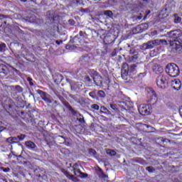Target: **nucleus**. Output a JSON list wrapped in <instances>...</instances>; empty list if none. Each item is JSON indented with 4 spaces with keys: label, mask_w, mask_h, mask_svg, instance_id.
I'll return each instance as SVG.
<instances>
[{
    "label": "nucleus",
    "mask_w": 182,
    "mask_h": 182,
    "mask_svg": "<svg viewBox=\"0 0 182 182\" xmlns=\"http://www.w3.org/2000/svg\"><path fill=\"white\" fill-rule=\"evenodd\" d=\"M104 42L105 45H110L114 42V37L113 36H106L104 38Z\"/></svg>",
    "instance_id": "13"
},
{
    "label": "nucleus",
    "mask_w": 182,
    "mask_h": 182,
    "mask_svg": "<svg viewBox=\"0 0 182 182\" xmlns=\"http://www.w3.org/2000/svg\"><path fill=\"white\" fill-rule=\"evenodd\" d=\"M69 23H71V25H75V21L74 20H69Z\"/></svg>",
    "instance_id": "46"
},
{
    "label": "nucleus",
    "mask_w": 182,
    "mask_h": 182,
    "mask_svg": "<svg viewBox=\"0 0 182 182\" xmlns=\"http://www.w3.org/2000/svg\"><path fill=\"white\" fill-rule=\"evenodd\" d=\"M25 144L27 149H29V150H33V151H35V149H36V144L35 143H33L31 141H26Z\"/></svg>",
    "instance_id": "14"
},
{
    "label": "nucleus",
    "mask_w": 182,
    "mask_h": 182,
    "mask_svg": "<svg viewBox=\"0 0 182 182\" xmlns=\"http://www.w3.org/2000/svg\"><path fill=\"white\" fill-rule=\"evenodd\" d=\"M78 120L80 123H84L85 122V119L84 118H80Z\"/></svg>",
    "instance_id": "44"
},
{
    "label": "nucleus",
    "mask_w": 182,
    "mask_h": 182,
    "mask_svg": "<svg viewBox=\"0 0 182 182\" xmlns=\"http://www.w3.org/2000/svg\"><path fill=\"white\" fill-rule=\"evenodd\" d=\"M6 48V44L2 43L0 44V52H4L5 50V48Z\"/></svg>",
    "instance_id": "31"
},
{
    "label": "nucleus",
    "mask_w": 182,
    "mask_h": 182,
    "mask_svg": "<svg viewBox=\"0 0 182 182\" xmlns=\"http://www.w3.org/2000/svg\"><path fill=\"white\" fill-rule=\"evenodd\" d=\"M172 87L175 90H180L181 89V81L180 80H174L172 81Z\"/></svg>",
    "instance_id": "12"
},
{
    "label": "nucleus",
    "mask_w": 182,
    "mask_h": 182,
    "mask_svg": "<svg viewBox=\"0 0 182 182\" xmlns=\"http://www.w3.org/2000/svg\"><path fill=\"white\" fill-rule=\"evenodd\" d=\"M146 92L149 95V98L147 100L148 103H149L151 106L156 105L157 102V95L156 94V91H154L153 88H148Z\"/></svg>",
    "instance_id": "5"
},
{
    "label": "nucleus",
    "mask_w": 182,
    "mask_h": 182,
    "mask_svg": "<svg viewBox=\"0 0 182 182\" xmlns=\"http://www.w3.org/2000/svg\"><path fill=\"white\" fill-rule=\"evenodd\" d=\"M173 18L175 23H180V22H181V18L180 17V16H178V14H173Z\"/></svg>",
    "instance_id": "19"
},
{
    "label": "nucleus",
    "mask_w": 182,
    "mask_h": 182,
    "mask_svg": "<svg viewBox=\"0 0 182 182\" xmlns=\"http://www.w3.org/2000/svg\"><path fill=\"white\" fill-rule=\"evenodd\" d=\"M37 93L40 95L41 99L44 100L46 103H52V100H50V95L41 90H37Z\"/></svg>",
    "instance_id": "8"
},
{
    "label": "nucleus",
    "mask_w": 182,
    "mask_h": 182,
    "mask_svg": "<svg viewBox=\"0 0 182 182\" xmlns=\"http://www.w3.org/2000/svg\"><path fill=\"white\" fill-rule=\"evenodd\" d=\"M71 90L75 92L77 90V87H79V82H74L70 85Z\"/></svg>",
    "instance_id": "20"
},
{
    "label": "nucleus",
    "mask_w": 182,
    "mask_h": 182,
    "mask_svg": "<svg viewBox=\"0 0 182 182\" xmlns=\"http://www.w3.org/2000/svg\"><path fill=\"white\" fill-rule=\"evenodd\" d=\"M88 154L90 156H96V150L93 149H90L88 151Z\"/></svg>",
    "instance_id": "30"
},
{
    "label": "nucleus",
    "mask_w": 182,
    "mask_h": 182,
    "mask_svg": "<svg viewBox=\"0 0 182 182\" xmlns=\"http://www.w3.org/2000/svg\"><path fill=\"white\" fill-rule=\"evenodd\" d=\"M168 81V76H167L166 74H160L156 77V85L160 89H164V87H166V84H167Z\"/></svg>",
    "instance_id": "4"
},
{
    "label": "nucleus",
    "mask_w": 182,
    "mask_h": 182,
    "mask_svg": "<svg viewBox=\"0 0 182 182\" xmlns=\"http://www.w3.org/2000/svg\"><path fill=\"white\" fill-rule=\"evenodd\" d=\"M30 86H33V82L31 81L29 82Z\"/></svg>",
    "instance_id": "51"
},
{
    "label": "nucleus",
    "mask_w": 182,
    "mask_h": 182,
    "mask_svg": "<svg viewBox=\"0 0 182 182\" xmlns=\"http://www.w3.org/2000/svg\"><path fill=\"white\" fill-rule=\"evenodd\" d=\"M91 108L94 109V110H99L100 107L97 105V104H93L91 105Z\"/></svg>",
    "instance_id": "33"
},
{
    "label": "nucleus",
    "mask_w": 182,
    "mask_h": 182,
    "mask_svg": "<svg viewBox=\"0 0 182 182\" xmlns=\"http://www.w3.org/2000/svg\"><path fill=\"white\" fill-rule=\"evenodd\" d=\"M13 87L16 90L18 93H22L23 92V88L19 85H16L15 87L13 86Z\"/></svg>",
    "instance_id": "23"
},
{
    "label": "nucleus",
    "mask_w": 182,
    "mask_h": 182,
    "mask_svg": "<svg viewBox=\"0 0 182 182\" xmlns=\"http://www.w3.org/2000/svg\"><path fill=\"white\" fill-rule=\"evenodd\" d=\"M101 110H107V108L105 107H101Z\"/></svg>",
    "instance_id": "50"
},
{
    "label": "nucleus",
    "mask_w": 182,
    "mask_h": 182,
    "mask_svg": "<svg viewBox=\"0 0 182 182\" xmlns=\"http://www.w3.org/2000/svg\"><path fill=\"white\" fill-rule=\"evenodd\" d=\"M142 18H143V15L140 14V16H138L136 17V19H138L139 21H140Z\"/></svg>",
    "instance_id": "42"
},
{
    "label": "nucleus",
    "mask_w": 182,
    "mask_h": 182,
    "mask_svg": "<svg viewBox=\"0 0 182 182\" xmlns=\"http://www.w3.org/2000/svg\"><path fill=\"white\" fill-rule=\"evenodd\" d=\"M149 26V24L147 23H143L137 26L135 28L133 29V32H135V33H141L144 29H147Z\"/></svg>",
    "instance_id": "10"
},
{
    "label": "nucleus",
    "mask_w": 182,
    "mask_h": 182,
    "mask_svg": "<svg viewBox=\"0 0 182 182\" xmlns=\"http://www.w3.org/2000/svg\"><path fill=\"white\" fill-rule=\"evenodd\" d=\"M161 42V40H154V41H148L146 43L148 49H153L154 46H157L160 45Z\"/></svg>",
    "instance_id": "11"
},
{
    "label": "nucleus",
    "mask_w": 182,
    "mask_h": 182,
    "mask_svg": "<svg viewBox=\"0 0 182 182\" xmlns=\"http://www.w3.org/2000/svg\"><path fill=\"white\" fill-rule=\"evenodd\" d=\"M146 72L141 73L139 74V77H144V76H146Z\"/></svg>",
    "instance_id": "39"
},
{
    "label": "nucleus",
    "mask_w": 182,
    "mask_h": 182,
    "mask_svg": "<svg viewBox=\"0 0 182 182\" xmlns=\"http://www.w3.org/2000/svg\"><path fill=\"white\" fill-rule=\"evenodd\" d=\"M27 80H28V82H29V83H30L31 82H32L33 79H32L31 77H28V78H27Z\"/></svg>",
    "instance_id": "48"
},
{
    "label": "nucleus",
    "mask_w": 182,
    "mask_h": 182,
    "mask_svg": "<svg viewBox=\"0 0 182 182\" xmlns=\"http://www.w3.org/2000/svg\"><path fill=\"white\" fill-rule=\"evenodd\" d=\"M29 162H28V161H24V162H23V166H28V164Z\"/></svg>",
    "instance_id": "49"
},
{
    "label": "nucleus",
    "mask_w": 182,
    "mask_h": 182,
    "mask_svg": "<svg viewBox=\"0 0 182 182\" xmlns=\"http://www.w3.org/2000/svg\"><path fill=\"white\" fill-rule=\"evenodd\" d=\"M80 36H81V38H83L85 33L83 31H80Z\"/></svg>",
    "instance_id": "43"
},
{
    "label": "nucleus",
    "mask_w": 182,
    "mask_h": 182,
    "mask_svg": "<svg viewBox=\"0 0 182 182\" xmlns=\"http://www.w3.org/2000/svg\"><path fill=\"white\" fill-rule=\"evenodd\" d=\"M166 72L171 77H177L180 75V69L174 63L168 64L166 68Z\"/></svg>",
    "instance_id": "3"
},
{
    "label": "nucleus",
    "mask_w": 182,
    "mask_h": 182,
    "mask_svg": "<svg viewBox=\"0 0 182 182\" xmlns=\"http://www.w3.org/2000/svg\"><path fill=\"white\" fill-rule=\"evenodd\" d=\"M9 157H11V155H9Z\"/></svg>",
    "instance_id": "57"
},
{
    "label": "nucleus",
    "mask_w": 182,
    "mask_h": 182,
    "mask_svg": "<svg viewBox=\"0 0 182 182\" xmlns=\"http://www.w3.org/2000/svg\"><path fill=\"white\" fill-rule=\"evenodd\" d=\"M70 112H71L72 114H76V111H75V109H73V108H72V107H68Z\"/></svg>",
    "instance_id": "37"
},
{
    "label": "nucleus",
    "mask_w": 182,
    "mask_h": 182,
    "mask_svg": "<svg viewBox=\"0 0 182 182\" xmlns=\"http://www.w3.org/2000/svg\"><path fill=\"white\" fill-rule=\"evenodd\" d=\"M29 22H36V18L35 16H32L29 18Z\"/></svg>",
    "instance_id": "38"
},
{
    "label": "nucleus",
    "mask_w": 182,
    "mask_h": 182,
    "mask_svg": "<svg viewBox=\"0 0 182 182\" xmlns=\"http://www.w3.org/2000/svg\"><path fill=\"white\" fill-rule=\"evenodd\" d=\"M11 170L9 168H6L4 169V173H8Z\"/></svg>",
    "instance_id": "45"
},
{
    "label": "nucleus",
    "mask_w": 182,
    "mask_h": 182,
    "mask_svg": "<svg viewBox=\"0 0 182 182\" xmlns=\"http://www.w3.org/2000/svg\"><path fill=\"white\" fill-rule=\"evenodd\" d=\"M140 68V64L136 63L129 65L124 63L122 65L121 76L124 80H127L129 75H134L137 73V70Z\"/></svg>",
    "instance_id": "2"
},
{
    "label": "nucleus",
    "mask_w": 182,
    "mask_h": 182,
    "mask_svg": "<svg viewBox=\"0 0 182 182\" xmlns=\"http://www.w3.org/2000/svg\"><path fill=\"white\" fill-rule=\"evenodd\" d=\"M106 153L107 154H109V156H116V154H117L116 151L113 149H107Z\"/></svg>",
    "instance_id": "21"
},
{
    "label": "nucleus",
    "mask_w": 182,
    "mask_h": 182,
    "mask_svg": "<svg viewBox=\"0 0 182 182\" xmlns=\"http://www.w3.org/2000/svg\"><path fill=\"white\" fill-rule=\"evenodd\" d=\"M142 1H144V2H147L148 0H142Z\"/></svg>",
    "instance_id": "55"
},
{
    "label": "nucleus",
    "mask_w": 182,
    "mask_h": 182,
    "mask_svg": "<svg viewBox=\"0 0 182 182\" xmlns=\"http://www.w3.org/2000/svg\"><path fill=\"white\" fill-rule=\"evenodd\" d=\"M109 106H110L111 109H113V110H114L116 109V105L110 104Z\"/></svg>",
    "instance_id": "41"
},
{
    "label": "nucleus",
    "mask_w": 182,
    "mask_h": 182,
    "mask_svg": "<svg viewBox=\"0 0 182 182\" xmlns=\"http://www.w3.org/2000/svg\"><path fill=\"white\" fill-rule=\"evenodd\" d=\"M152 70L155 73H163L164 72L163 67L160 65H154Z\"/></svg>",
    "instance_id": "15"
},
{
    "label": "nucleus",
    "mask_w": 182,
    "mask_h": 182,
    "mask_svg": "<svg viewBox=\"0 0 182 182\" xmlns=\"http://www.w3.org/2000/svg\"><path fill=\"white\" fill-rule=\"evenodd\" d=\"M97 96L101 98H105L106 97V92H105L103 90H98Z\"/></svg>",
    "instance_id": "22"
},
{
    "label": "nucleus",
    "mask_w": 182,
    "mask_h": 182,
    "mask_svg": "<svg viewBox=\"0 0 182 182\" xmlns=\"http://www.w3.org/2000/svg\"><path fill=\"white\" fill-rule=\"evenodd\" d=\"M130 55H136V53H138L136 49L134 48H131L129 50Z\"/></svg>",
    "instance_id": "35"
},
{
    "label": "nucleus",
    "mask_w": 182,
    "mask_h": 182,
    "mask_svg": "<svg viewBox=\"0 0 182 182\" xmlns=\"http://www.w3.org/2000/svg\"><path fill=\"white\" fill-rule=\"evenodd\" d=\"M0 73L8 75V68L4 65H0Z\"/></svg>",
    "instance_id": "18"
},
{
    "label": "nucleus",
    "mask_w": 182,
    "mask_h": 182,
    "mask_svg": "<svg viewBox=\"0 0 182 182\" xmlns=\"http://www.w3.org/2000/svg\"><path fill=\"white\" fill-rule=\"evenodd\" d=\"M7 143H10V144H14L15 143H18V138L15 136L9 137L6 139Z\"/></svg>",
    "instance_id": "16"
},
{
    "label": "nucleus",
    "mask_w": 182,
    "mask_h": 182,
    "mask_svg": "<svg viewBox=\"0 0 182 182\" xmlns=\"http://www.w3.org/2000/svg\"><path fill=\"white\" fill-rule=\"evenodd\" d=\"M84 79H85V82L87 83V85L92 84V78H90V77H89V75H86Z\"/></svg>",
    "instance_id": "28"
},
{
    "label": "nucleus",
    "mask_w": 182,
    "mask_h": 182,
    "mask_svg": "<svg viewBox=\"0 0 182 182\" xmlns=\"http://www.w3.org/2000/svg\"><path fill=\"white\" fill-rule=\"evenodd\" d=\"M104 14L107 16H109V18H112L113 16V12L110 10H106Z\"/></svg>",
    "instance_id": "27"
},
{
    "label": "nucleus",
    "mask_w": 182,
    "mask_h": 182,
    "mask_svg": "<svg viewBox=\"0 0 182 182\" xmlns=\"http://www.w3.org/2000/svg\"><path fill=\"white\" fill-rule=\"evenodd\" d=\"M73 171L75 176H77L78 177H80L81 178H86V177H87V173H82L80 171V168H79V165L77 164H75L73 165Z\"/></svg>",
    "instance_id": "6"
},
{
    "label": "nucleus",
    "mask_w": 182,
    "mask_h": 182,
    "mask_svg": "<svg viewBox=\"0 0 182 182\" xmlns=\"http://www.w3.org/2000/svg\"><path fill=\"white\" fill-rule=\"evenodd\" d=\"M109 2H116V0H109Z\"/></svg>",
    "instance_id": "52"
},
{
    "label": "nucleus",
    "mask_w": 182,
    "mask_h": 182,
    "mask_svg": "<svg viewBox=\"0 0 182 182\" xmlns=\"http://www.w3.org/2000/svg\"><path fill=\"white\" fill-rule=\"evenodd\" d=\"M141 126L142 127H146V129H149L148 130H146V133H152V132H154L155 129L154 127H152L148 124H141Z\"/></svg>",
    "instance_id": "17"
},
{
    "label": "nucleus",
    "mask_w": 182,
    "mask_h": 182,
    "mask_svg": "<svg viewBox=\"0 0 182 182\" xmlns=\"http://www.w3.org/2000/svg\"><path fill=\"white\" fill-rule=\"evenodd\" d=\"M93 81L96 86H102V85H103V78L97 72L94 73Z\"/></svg>",
    "instance_id": "9"
},
{
    "label": "nucleus",
    "mask_w": 182,
    "mask_h": 182,
    "mask_svg": "<svg viewBox=\"0 0 182 182\" xmlns=\"http://www.w3.org/2000/svg\"><path fill=\"white\" fill-rule=\"evenodd\" d=\"M0 182H8V181L4 178H0Z\"/></svg>",
    "instance_id": "47"
},
{
    "label": "nucleus",
    "mask_w": 182,
    "mask_h": 182,
    "mask_svg": "<svg viewBox=\"0 0 182 182\" xmlns=\"http://www.w3.org/2000/svg\"><path fill=\"white\" fill-rule=\"evenodd\" d=\"M134 55H132L130 58L131 62H136V60H137L139 59V53H136V54H133Z\"/></svg>",
    "instance_id": "24"
},
{
    "label": "nucleus",
    "mask_w": 182,
    "mask_h": 182,
    "mask_svg": "<svg viewBox=\"0 0 182 182\" xmlns=\"http://www.w3.org/2000/svg\"><path fill=\"white\" fill-rule=\"evenodd\" d=\"M55 103H58V102L55 101Z\"/></svg>",
    "instance_id": "56"
},
{
    "label": "nucleus",
    "mask_w": 182,
    "mask_h": 182,
    "mask_svg": "<svg viewBox=\"0 0 182 182\" xmlns=\"http://www.w3.org/2000/svg\"><path fill=\"white\" fill-rule=\"evenodd\" d=\"M65 174L66 177H68V178H70V180H72L73 181H75L76 178H75V176H73V175H70L68 172H65Z\"/></svg>",
    "instance_id": "26"
},
{
    "label": "nucleus",
    "mask_w": 182,
    "mask_h": 182,
    "mask_svg": "<svg viewBox=\"0 0 182 182\" xmlns=\"http://www.w3.org/2000/svg\"><path fill=\"white\" fill-rule=\"evenodd\" d=\"M55 43L57 44V45H60V43H63V41H62V40H57L56 41H55Z\"/></svg>",
    "instance_id": "40"
},
{
    "label": "nucleus",
    "mask_w": 182,
    "mask_h": 182,
    "mask_svg": "<svg viewBox=\"0 0 182 182\" xmlns=\"http://www.w3.org/2000/svg\"><path fill=\"white\" fill-rule=\"evenodd\" d=\"M182 31L181 30H174L169 32L168 41L172 49H174L178 53H181L182 42L181 41Z\"/></svg>",
    "instance_id": "1"
},
{
    "label": "nucleus",
    "mask_w": 182,
    "mask_h": 182,
    "mask_svg": "<svg viewBox=\"0 0 182 182\" xmlns=\"http://www.w3.org/2000/svg\"><path fill=\"white\" fill-rule=\"evenodd\" d=\"M141 49L142 50H146V49H149V47L147 46V43H144L142 46H141Z\"/></svg>",
    "instance_id": "34"
},
{
    "label": "nucleus",
    "mask_w": 182,
    "mask_h": 182,
    "mask_svg": "<svg viewBox=\"0 0 182 182\" xmlns=\"http://www.w3.org/2000/svg\"><path fill=\"white\" fill-rule=\"evenodd\" d=\"M4 130L3 127H0V133L1 132H2Z\"/></svg>",
    "instance_id": "53"
},
{
    "label": "nucleus",
    "mask_w": 182,
    "mask_h": 182,
    "mask_svg": "<svg viewBox=\"0 0 182 182\" xmlns=\"http://www.w3.org/2000/svg\"><path fill=\"white\" fill-rule=\"evenodd\" d=\"M146 170H147L149 173H154V171H156V168H154L153 166H147Z\"/></svg>",
    "instance_id": "29"
},
{
    "label": "nucleus",
    "mask_w": 182,
    "mask_h": 182,
    "mask_svg": "<svg viewBox=\"0 0 182 182\" xmlns=\"http://www.w3.org/2000/svg\"><path fill=\"white\" fill-rule=\"evenodd\" d=\"M81 60L84 62H87V60H89V57L87 55H83L82 58H81Z\"/></svg>",
    "instance_id": "36"
},
{
    "label": "nucleus",
    "mask_w": 182,
    "mask_h": 182,
    "mask_svg": "<svg viewBox=\"0 0 182 182\" xmlns=\"http://www.w3.org/2000/svg\"><path fill=\"white\" fill-rule=\"evenodd\" d=\"M138 111L141 116H147L150 114V107L147 105L142 104L139 107Z\"/></svg>",
    "instance_id": "7"
},
{
    "label": "nucleus",
    "mask_w": 182,
    "mask_h": 182,
    "mask_svg": "<svg viewBox=\"0 0 182 182\" xmlns=\"http://www.w3.org/2000/svg\"><path fill=\"white\" fill-rule=\"evenodd\" d=\"M25 137H26V135H25V134H21V135H18V136H17V139H18V140H20L21 141H22V140H23V139H25Z\"/></svg>",
    "instance_id": "32"
},
{
    "label": "nucleus",
    "mask_w": 182,
    "mask_h": 182,
    "mask_svg": "<svg viewBox=\"0 0 182 182\" xmlns=\"http://www.w3.org/2000/svg\"><path fill=\"white\" fill-rule=\"evenodd\" d=\"M22 2H26L28 0H21Z\"/></svg>",
    "instance_id": "54"
},
{
    "label": "nucleus",
    "mask_w": 182,
    "mask_h": 182,
    "mask_svg": "<svg viewBox=\"0 0 182 182\" xmlns=\"http://www.w3.org/2000/svg\"><path fill=\"white\" fill-rule=\"evenodd\" d=\"M89 96L92 97V99H97V97L96 95V90H94L93 91L90 92L89 93Z\"/></svg>",
    "instance_id": "25"
}]
</instances>
